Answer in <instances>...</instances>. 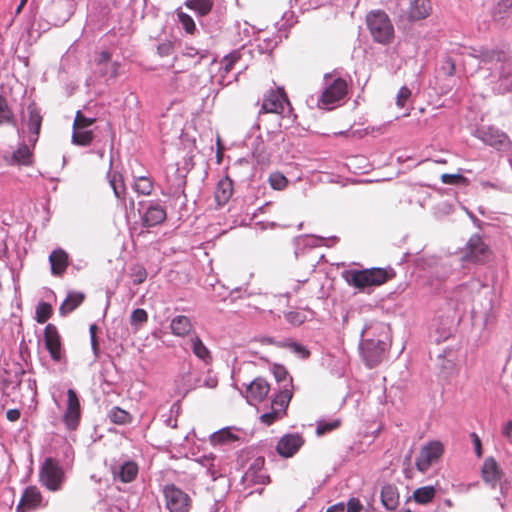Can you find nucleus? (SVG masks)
<instances>
[{
  "label": "nucleus",
  "mask_w": 512,
  "mask_h": 512,
  "mask_svg": "<svg viewBox=\"0 0 512 512\" xmlns=\"http://www.w3.org/2000/svg\"><path fill=\"white\" fill-rule=\"evenodd\" d=\"M395 277L393 269L369 268L363 270H349L344 273V278L350 286L359 290L368 287L381 286Z\"/></svg>",
  "instance_id": "obj_1"
},
{
  "label": "nucleus",
  "mask_w": 512,
  "mask_h": 512,
  "mask_svg": "<svg viewBox=\"0 0 512 512\" xmlns=\"http://www.w3.org/2000/svg\"><path fill=\"white\" fill-rule=\"evenodd\" d=\"M366 25L373 40L388 45L394 40V26L389 16L382 10L370 11L366 15Z\"/></svg>",
  "instance_id": "obj_2"
},
{
  "label": "nucleus",
  "mask_w": 512,
  "mask_h": 512,
  "mask_svg": "<svg viewBox=\"0 0 512 512\" xmlns=\"http://www.w3.org/2000/svg\"><path fill=\"white\" fill-rule=\"evenodd\" d=\"M293 397V380H290L274 395L271 410L259 417L260 423L270 426L287 415L289 403Z\"/></svg>",
  "instance_id": "obj_3"
},
{
  "label": "nucleus",
  "mask_w": 512,
  "mask_h": 512,
  "mask_svg": "<svg viewBox=\"0 0 512 512\" xmlns=\"http://www.w3.org/2000/svg\"><path fill=\"white\" fill-rule=\"evenodd\" d=\"M65 480V472L60 462L48 457L42 463L39 470V482L49 491L56 492L61 489Z\"/></svg>",
  "instance_id": "obj_4"
},
{
  "label": "nucleus",
  "mask_w": 512,
  "mask_h": 512,
  "mask_svg": "<svg viewBox=\"0 0 512 512\" xmlns=\"http://www.w3.org/2000/svg\"><path fill=\"white\" fill-rule=\"evenodd\" d=\"M489 246L478 234L472 235L462 251L461 260L475 264H484L491 258Z\"/></svg>",
  "instance_id": "obj_5"
},
{
  "label": "nucleus",
  "mask_w": 512,
  "mask_h": 512,
  "mask_svg": "<svg viewBox=\"0 0 512 512\" xmlns=\"http://www.w3.org/2000/svg\"><path fill=\"white\" fill-rule=\"evenodd\" d=\"M22 121L27 128L28 142L32 146H35L39 139L43 122L41 108L35 102L29 103L26 108V113L22 115Z\"/></svg>",
  "instance_id": "obj_6"
},
{
  "label": "nucleus",
  "mask_w": 512,
  "mask_h": 512,
  "mask_svg": "<svg viewBox=\"0 0 512 512\" xmlns=\"http://www.w3.org/2000/svg\"><path fill=\"white\" fill-rule=\"evenodd\" d=\"M82 409L77 392L70 388L67 390V402L62 421L70 431L76 430L80 424Z\"/></svg>",
  "instance_id": "obj_7"
},
{
  "label": "nucleus",
  "mask_w": 512,
  "mask_h": 512,
  "mask_svg": "<svg viewBox=\"0 0 512 512\" xmlns=\"http://www.w3.org/2000/svg\"><path fill=\"white\" fill-rule=\"evenodd\" d=\"M165 504L170 512H188L191 505L190 497L175 485H166L163 489Z\"/></svg>",
  "instance_id": "obj_8"
},
{
  "label": "nucleus",
  "mask_w": 512,
  "mask_h": 512,
  "mask_svg": "<svg viewBox=\"0 0 512 512\" xmlns=\"http://www.w3.org/2000/svg\"><path fill=\"white\" fill-rule=\"evenodd\" d=\"M347 94V82L342 78L334 79L322 92L319 106L331 109L333 105L341 101Z\"/></svg>",
  "instance_id": "obj_9"
},
{
  "label": "nucleus",
  "mask_w": 512,
  "mask_h": 512,
  "mask_svg": "<svg viewBox=\"0 0 512 512\" xmlns=\"http://www.w3.org/2000/svg\"><path fill=\"white\" fill-rule=\"evenodd\" d=\"M285 104L291 105L284 88L271 89L264 95L260 113L282 114Z\"/></svg>",
  "instance_id": "obj_10"
},
{
  "label": "nucleus",
  "mask_w": 512,
  "mask_h": 512,
  "mask_svg": "<svg viewBox=\"0 0 512 512\" xmlns=\"http://www.w3.org/2000/svg\"><path fill=\"white\" fill-rule=\"evenodd\" d=\"M444 453V446L439 441H431L422 449L416 459V467L420 472H426L431 465L438 461Z\"/></svg>",
  "instance_id": "obj_11"
},
{
  "label": "nucleus",
  "mask_w": 512,
  "mask_h": 512,
  "mask_svg": "<svg viewBox=\"0 0 512 512\" xmlns=\"http://www.w3.org/2000/svg\"><path fill=\"white\" fill-rule=\"evenodd\" d=\"M44 344L53 361H62L64 358V352L62 348L61 336L54 324L46 325L44 329Z\"/></svg>",
  "instance_id": "obj_12"
},
{
  "label": "nucleus",
  "mask_w": 512,
  "mask_h": 512,
  "mask_svg": "<svg viewBox=\"0 0 512 512\" xmlns=\"http://www.w3.org/2000/svg\"><path fill=\"white\" fill-rule=\"evenodd\" d=\"M270 391L268 381L263 377H257L246 387L245 398L251 405H256L265 400Z\"/></svg>",
  "instance_id": "obj_13"
},
{
  "label": "nucleus",
  "mask_w": 512,
  "mask_h": 512,
  "mask_svg": "<svg viewBox=\"0 0 512 512\" xmlns=\"http://www.w3.org/2000/svg\"><path fill=\"white\" fill-rule=\"evenodd\" d=\"M304 442V438L298 433L285 434L279 439L276 451L280 456L290 458L298 452Z\"/></svg>",
  "instance_id": "obj_14"
},
{
  "label": "nucleus",
  "mask_w": 512,
  "mask_h": 512,
  "mask_svg": "<svg viewBox=\"0 0 512 512\" xmlns=\"http://www.w3.org/2000/svg\"><path fill=\"white\" fill-rule=\"evenodd\" d=\"M43 496L36 486H28L16 506V512H30L42 507Z\"/></svg>",
  "instance_id": "obj_15"
},
{
  "label": "nucleus",
  "mask_w": 512,
  "mask_h": 512,
  "mask_svg": "<svg viewBox=\"0 0 512 512\" xmlns=\"http://www.w3.org/2000/svg\"><path fill=\"white\" fill-rule=\"evenodd\" d=\"M139 472L138 464L134 461L128 460L121 464H114L111 466V473L114 480L122 483L133 482Z\"/></svg>",
  "instance_id": "obj_16"
},
{
  "label": "nucleus",
  "mask_w": 512,
  "mask_h": 512,
  "mask_svg": "<svg viewBox=\"0 0 512 512\" xmlns=\"http://www.w3.org/2000/svg\"><path fill=\"white\" fill-rule=\"evenodd\" d=\"M385 344L381 341L367 340L364 342L362 351L364 359L370 368L378 365L384 355Z\"/></svg>",
  "instance_id": "obj_17"
},
{
  "label": "nucleus",
  "mask_w": 512,
  "mask_h": 512,
  "mask_svg": "<svg viewBox=\"0 0 512 512\" xmlns=\"http://www.w3.org/2000/svg\"><path fill=\"white\" fill-rule=\"evenodd\" d=\"M481 61L485 64L500 63L501 74L505 76V66H509L511 63V57L505 49H486L481 51Z\"/></svg>",
  "instance_id": "obj_18"
},
{
  "label": "nucleus",
  "mask_w": 512,
  "mask_h": 512,
  "mask_svg": "<svg viewBox=\"0 0 512 512\" xmlns=\"http://www.w3.org/2000/svg\"><path fill=\"white\" fill-rule=\"evenodd\" d=\"M49 262L51 273L54 276H62L69 266V256L65 250L58 248L51 252Z\"/></svg>",
  "instance_id": "obj_19"
},
{
  "label": "nucleus",
  "mask_w": 512,
  "mask_h": 512,
  "mask_svg": "<svg viewBox=\"0 0 512 512\" xmlns=\"http://www.w3.org/2000/svg\"><path fill=\"white\" fill-rule=\"evenodd\" d=\"M432 12L430 0H414L408 10V18L411 21H419L427 18Z\"/></svg>",
  "instance_id": "obj_20"
},
{
  "label": "nucleus",
  "mask_w": 512,
  "mask_h": 512,
  "mask_svg": "<svg viewBox=\"0 0 512 512\" xmlns=\"http://www.w3.org/2000/svg\"><path fill=\"white\" fill-rule=\"evenodd\" d=\"M503 476V472L493 457L485 459L482 466V477L487 483L495 484Z\"/></svg>",
  "instance_id": "obj_21"
},
{
  "label": "nucleus",
  "mask_w": 512,
  "mask_h": 512,
  "mask_svg": "<svg viewBox=\"0 0 512 512\" xmlns=\"http://www.w3.org/2000/svg\"><path fill=\"white\" fill-rule=\"evenodd\" d=\"M166 219V211L160 205H151L142 216L144 227H154L161 224Z\"/></svg>",
  "instance_id": "obj_22"
},
{
  "label": "nucleus",
  "mask_w": 512,
  "mask_h": 512,
  "mask_svg": "<svg viewBox=\"0 0 512 512\" xmlns=\"http://www.w3.org/2000/svg\"><path fill=\"white\" fill-rule=\"evenodd\" d=\"M233 181L229 177L221 179L215 189V201L219 206L225 205L233 195Z\"/></svg>",
  "instance_id": "obj_23"
},
{
  "label": "nucleus",
  "mask_w": 512,
  "mask_h": 512,
  "mask_svg": "<svg viewBox=\"0 0 512 512\" xmlns=\"http://www.w3.org/2000/svg\"><path fill=\"white\" fill-rule=\"evenodd\" d=\"M170 329L173 335L186 337L193 331V324L189 317L178 315L171 320Z\"/></svg>",
  "instance_id": "obj_24"
},
{
  "label": "nucleus",
  "mask_w": 512,
  "mask_h": 512,
  "mask_svg": "<svg viewBox=\"0 0 512 512\" xmlns=\"http://www.w3.org/2000/svg\"><path fill=\"white\" fill-rule=\"evenodd\" d=\"M381 503L387 510H395L399 504V492L395 485L387 484L381 490Z\"/></svg>",
  "instance_id": "obj_25"
},
{
  "label": "nucleus",
  "mask_w": 512,
  "mask_h": 512,
  "mask_svg": "<svg viewBox=\"0 0 512 512\" xmlns=\"http://www.w3.org/2000/svg\"><path fill=\"white\" fill-rule=\"evenodd\" d=\"M190 345L193 354L203 361L205 364H211L213 357L210 352V350L207 348V346L203 343V341L200 339V337L194 333L190 339Z\"/></svg>",
  "instance_id": "obj_26"
},
{
  "label": "nucleus",
  "mask_w": 512,
  "mask_h": 512,
  "mask_svg": "<svg viewBox=\"0 0 512 512\" xmlns=\"http://www.w3.org/2000/svg\"><path fill=\"white\" fill-rule=\"evenodd\" d=\"M85 300V294L82 292H69L64 302L59 307V313L62 316L74 311Z\"/></svg>",
  "instance_id": "obj_27"
},
{
  "label": "nucleus",
  "mask_w": 512,
  "mask_h": 512,
  "mask_svg": "<svg viewBox=\"0 0 512 512\" xmlns=\"http://www.w3.org/2000/svg\"><path fill=\"white\" fill-rule=\"evenodd\" d=\"M10 164L30 165L32 163V151L27 144L22 143L13 152Z\"/></svg>",
  "instance_id": "obj_28"
},
{
  "label": "nucleus",
  "mask_w": 512,
  "mask_h": 512,
  "mask_svg": "<svg viewBox=\"0 0 512 512\" xmlns=\"http://www.w3.org/2000/svg\"><path fill=\"white\" fill-rule=\"evenodd\" d=\"M436 496V489L433 486H423L414 490L412 499L420 505H427Z\"/></svg>",
  "instance_id": "obj_29"
},
{
  "label": "nucleus",
  "mask_w": 512,
  "mask_h": 512,
  "mask_svg": "<svg viewBox=\"0 0 512 512\" xmlns=\"http://www.w3.org/2000/svg\"><path fill=\"white\" fill-rule=\"evenodd\" d=\"M185 5L190 10L195 11L199 16H206L211 12L214 6V0H187Z\"/></svg>",
  "instance_id": "obj_30"
},
{
  "label": "nucleus",
  "mask_w": 512,
  "mask_h": 512,
  "mask_svg": "<svg viewBox=\"0 0 512 512\" xmlns=\"http://www.w3.org/2000/svg\"><path fill=\"white\" fill-rule=\"evenodd\" d=\"M94 140V133L88 128H73L72 142L78 146H89Z\"/></svg>",
  "instance_id": "obj_31"
},
{
  "label": "nucleus",
  "mask_w": 512,
  "mask_h": 512,
  "mask_svg": "<svg viewBox=\"0 0 512 512\" xmlns=\"http://www.w3.org/2000/svg\"><path fill=\"white\" fill-rule=\"evenodd\" d=\"M133 189L139 195L148 196L154 189L153 181L147 176L136 177Z\"/></svg>",
  "instance_id": "obj_32"
},
{
  "label": "nucleus",
  "mask_w": 512,
  "mask_h": 512,
  "mask_svg": "<svg viewBox=\"0 0 512 512\" xmlns=\"http://www.w3.org/2000/svg\"><path fill=\"white\" fill-rule=\"evenodd\" d=\"M109 418L111 422L118 425L128 424L132 420V416L130 415V413L119 407H114L110 410Z\"/></svg>",
  "instance_id": "obj_33"
},
{
  "label": "nucleus",
  "mask_w": 512,
  "mask_h": 512,
  "mask_svg": "<svg viewBox=\"0 0 512 512\" xmlns=\"http://www.w3.org/2000/svg\"><path fill=\"white\" fill-rule=\"evenodd\" d=\"M109 182H110V186L112 187V189L114 191L115 196L118 199H122L124 197L126 187H125V184H124L121 174L116 173V172L112 173L110 175Z\"/></svg>",
  "instance_id": "obj_34"
},
{
  "label": "nucleus",
  "mask_w": 512,
  "mask_h": 512,
  "mask_svg": "<svg viewBox=\"0 0 512 512\" xmlns=\"http://www.w3.org/2000/svg\"><path fill=\"white\" fill-rule=\"evenodd\" d=\"M237 436L234 435L229 429H222L211 435V443L213 445H220L237 440Z\"/></svg>",
  "instance_id": "obj_35"
},
{
  "label": "nucleus",
  "mask_w": 512,
  "mask_h": 512,
  "mask_svg": "<svg viewBox=\"0 0 512 512\" xmlns=\"http://www.w3.org/2000/svg\"><path fill=\"white\" fill-rule=\"evenodd\" d=\"M14 115L8 105L6 98L0 95V125L13 124Z\"/></svg>",
  "instance_id": "obj_36"
},
{
  "label": "nucleus",
  "mask_w": 512,
  "mask_h": 512,
  "mask_svg": "<svg viewBox=\"0 0 512 512\" xmlns=\"http://www.w3.org/2000/svg\"><path fill=\"white\" fill-rule=\"evenodd\" d=\"M53 309L52 306L47 302H40L36 307V316L35 320L43 324L48 321V319L52 316Z\"/></svg>",
  "instance_id": "obj_37"
},
{
  "label": "nucleus",
  "mask_w": 512,
  "mask_h": 512,
  "mask_svg": "<svg viewBox=\"0 0 512 512\" xmlns=\"http://www.w3.org/2000/svg\"><path fill=\"white\" fill-rule=\"evenodd\" d=\"M241 59V53L239 50H234L222 59V70L225 75L230 73L234 68L235 64Z\"/></svg>",
  "instance_id": "obj_38"
},
{
  "label": "nucleus",
  "mask_w": 512,
  "mask_h": 512,
  "mask_svg": "<svg viewBox=\"0 0 512 512\" xmlns=\"http://www.w3.org/2000/svg\"><path fill=\"white\" fill-rule=\"evenodd\" d=\"M269 183L273 189L283 190L288 185V179L282 173L275 172L269 176Z\"/></svg>",
  "instance_id": "obj_39"
},
{
  "label": "nucleus",
  "mask_w": 512,
  "mask_h": 512,
  "mask_svg": "<svg viewBox=\"0 0 512 512\" xmlns=\"http://www.w3.org/2000/svg\"><path fill=\"white\" fill-rule=\"evenodd\" d=\"M96 122V118H88L81 111L75 114L73 128H88Z\"/></svg>",
  "instance_id": "obj_40"
},
{
  "label": "nucleus",
  "mask_w": 512,
  "mask_h": 512,
  "mask_svg": "<svg viewBox=\"0 0 512 512\" xmlns=\"http://www.w3.org/2000/svg\"><path fill=\"white\" fill-rule=\"evenodd\" d=\"M340 425H341V420H339V419H336L332 422L320 421L317 425L316 433L318 436H322L328 432H331V431L337 429L338 427H340Z\"/></svg>",
  "instance_id": "obj_41"
},
{
  "label": "nucleus",
  "mask_w": 512,
  "mask_h": 512,
  "mask_svg": "<svg viewBox=\"0 0 512 512\" xmlns=\"http://www.w3.org/2000/svg\"><path fill=\"white\" fill-rule=\"evenodd\" d=\"M178 19L179 22L182 24L184 30L189 33L193 34L196 30V25L192 17L184 12H178Z\"/></svg>",
  "instance_id": "obj_42"
},
{
  "label": "nucleus",
  "mask_w": 512,
  "mask_h": 512,
  "mask_svg": "<svg viewBox=\"0 0 512 512\" xmlns=\"http://www.w3.org/2000/svg\"><path fill=\"white\" fill-rule=\"evenodd\" d=\"M148 321V314L144 309H135L130 317V323L132 326H139Z\"/></svg>",
  "instance_id": "obj_43"
},
{
  "label": "nucleus",
  "mask_w": 512,
  "mask_h": 512,
  "mask_svg": "<svg viewBox=\"0 0 512 512\" xmlns=\"http://www.w3.org/2000/svg\"><path fill=\"white\" fill-rule=\"evenodd\" d=\"M441 181L447 185H457V184H465L467 182V178L461 174H447L444 173L441 175Z\"/></svg>",
  "instance_id": "obj_44"
},
{
  "label": "nucleus",
  "mask_w": 512,
  "mask_h": 512,
  "mask_svg": "<svg viewBox=\"0 0 512 512\" xmlns=\"http://www.w3.org/2000/svg\"><path fill=\"white\" fill-rule=\"evenodd\" d=\"M502 435L506 439L505 450L512 454V421L507 422L502 427Z\"/></svg>",
  "instance_id": "obj_45"
},
{
  "label": "nucleus",
  "mask_w": 512,
  "mask_h": 512,
  "mask_svg": "<svg viewBox=\"0 0 512 512\" xmlns=\"http://www.w3.org/2000/svg\"><path fill=\"white\" fill-rule=\"evenodd\" d=\"M410 97L411 90L406 86L401 87L397 93L396 105L400 108L404 107Z\"/></svg>",
  "instance_id": "obj_46"
},
{
  "label": "nucleus",
  "mask_w": 512,
  "mask_h": 512,
  "mask_svg": "<svg viewBox=\"0 0 512 512\" xmlns=\"http://www.w3.org/2000/svg\"><path fill=\"white\" fill-rule=\"evenodd\" d=\"M272 373L278 382L285 381L288 376L287 369L280 364H274L272 367Z\"/></svg>",
  "instance_id": "obj_47"
},
{
  "label": "nucleus",
  "mask_w": 512,
  "mask_h": 512,
  "mask_svg": "<svg viewBox=\"0 0 512 512\" xmlns=\"http://www.w3.org/2000/svg\"><path fill=\"white\" fill-rule=\"evenodd\" d=\"M362 509H363V505L361 504L359 499H357V498L349 499V501L347 503L346 512H360Z\"/></svg>",
  "instance_id": "obj_48"
},
{
  "label": "nucleus",
  "mask_w": 512,
  "mask_h": 512,
  "mask_svg": "<svg viewBox=\"0 0 512 512\" xmlns=\"http://www.w3.org/2000/svg\"><path fill=\"white\" fill-rule=\"evenodd\" d=\"M292 350L299 354L302 358H308L310 356V351L303 345L298 343H293L291 345Z\"/></svg>",
  "instance_id": "obj_49"
},
{
  "label": "nucleus",
  "mask_w": 512,
  "mask_h": 512,
  "mask_svg": "<svg viewBox=\"0 0 512 512\" xmlns=\"http://www.w3.org/2000/svg\"><path fill=\"white\" fill-rule=\"evenodd\" d=\"M147 278V271L143 267H139L134 273V282L136 284L143 283Z\"/></svg>",
  "instance_id": "obj_50"
},
{
  "label": "nucleus",
  "mask_w": 512,
  "mask_h": 512,
  "mask_svg": "<svg viewBox=\"0 0 512 512\" xmlns=\"http://www.w3.org/2000/svg\"><path fill=\"white\" fill-rule=\"evenodd\" d=\"M472 442L474 445L475 453L478 457L482 456V444L479 436L476 433L471 434Z\"/></svg>",
  "instance_id": "obj_51"
},
{
  "label": "nucleus",
  "mask_w": 512,
  "mask_h": 512,
  "mask_svg": "<svg viewBox=\"0 0 512 512\" xmlns=\"http://www.w3.org/2000/svg\"><path fill=\"white\" fill-rule=\"evenodd\" d=\"M97 329H98V327H97L96 324H92L89 327V332H90V337H91V344H92V347H93L94 350L98 349V341H97V336H96Z\"/></svg>",
  "instance_id": "obj_52"
},
{
  "label": "nucleus",
  "mask_w": 512,
  "mask_h": 512,
  "mask_svg": "<svg viewBox=\"0 0 512 512\" xmlns=\"http://www.w3.org/2000/svg\"><path fill=\"white\" fill-rule=\"evenodd\" d=\"M443 69L446 70V74L449 76L454 75L455 73V63L452 58L448 57L445 60V65L443 66Z\"/></svg>",
  "instance_id": "obj_53"
},
{
  "label": "nucleus",
  "mask_w": 512,
  "mask_h": 512,
  "mask_svg": "<svg viewBox=\"0 0 512 512\" xmlns=\"http://www.w3.org/2000/svg\"><path fill=\"white\" fill-rule=\"evenodd\" d=\"M20 416H21V412L20 410L18 409H9L7 412H6V418L10 421V422H15L17 420L20 419Z\"/></svg>",
  "instance_id": "obj_54"
},
{
  "label": "nucleus",
  "mask_w": 512,
  "mask_h": 512,
  "mask_svg": "<svg viewBox=\"0 0 512 512\" xmlns=\"http://www.w3.org/2000/svg\"><path fill=\"white\" fill-rule=\"evenodd\" d=\"M111 59V53L108 51H102L99 53V55L96 58V63L98 65H102L104 63H107Z\"/></svg>",
  "instance_id": "obj_55"
},
{
  "label": "nucleus",
  "mask_w": 512,
  "mask_h": 512,
  "mask_svg": "<svg viewBox=\"0 0 512 512\" xmlns=\"http://www.w3.org/2000/svg\"><path fill=\"white\" fill-rule=\"evenodd\" d=\"M512 8V0H502L498 3V12L504 13L507 9Z\"/></svg>",
  "instance_id": "obj_56"
},
{
  "label": "nucleus",
  "mask_w": 512,
  "mask_h": 512,
  "mask_svg": "<svg viewBox=\"0 0 512 512\" xmlns=\"http://www.w3.org/2000/svg\"><path fill=\"white\" fill-rule=\"evenodd\" d=\"M287 319L291 323H297V324H300L303 321L302 319H300V315L298 313H292V312L287 315Z\"/></svg>",
  "instance_id": "obj_57"
},
{
  "label": "nucleus",
  "mask_w": 512,
  "mask_h": 512,
  "mask_svg": "<svg viewBox=\"0 0 512 512\" xmlns=\"http://www.w3.org/2000/svg\"><path fill=\"white\" fill-rule=\"evenodd\" d=\"M345 505L343 503L335 504L327 509V512H343Z\"/></svg>",
  "instance_id": "obj_58"
},
{
  "label": "nucleus",
  "mask_w": 512,
  "mask_h": 512,
  "mask_svg": "<svg viewBox=\"0 0 512 512\" xmlns=\"http://www.w3.org/2000/svg\"><path fill=\"white\" fill-rule=\"evenodd\" d=\"M120 64L118 62H113L111 64V71L110 76L115 78L118 76V70H119Z\"/></svg>",
  "instance_id": "obj_59"
},
{
  "label": "nucleus",
  "mask_w": 512,
  "mask_h": 512,
  "mask_svg": "<svg viewBox=\"0 0 512 512\" xmlns=\"http://www.w3.org/2000/svg\"><path fill=\"white\" fill-rule=\"evenodd\" d=\"M27 2H28V0H20V3L15 10L16 15H19L22 12V10L25 7V5L27 4Z\"/></svg>",
  "instance_id": "obj_60"
},
{
  "label": "nucleus",
  "mask_w": 512,
  "mask_h": 512,
  "mask_svg": "<svg viewBox=\"0 0 512 512\" xmlns=\"http://www.w3.org/2000/svg\"><path fill=\"white\" fill-rule=\"evenodd\" d=\"M170 46L169 45H161L158 47V50L160 51L161 55H167L169 52Z\"/></svg>",
  "instance_id": "obj_61"
},
{
  "label": "nucleus",
  "mask_w": 512,
  "mask_h": 512,
  "mask_svg": "<svg viewBox=\"0 0 512 512\" xmlns=\"http://www.w3.org/2000/svg\"><path fill=\"white\" fill-rule=\"evenodd\" d=\"M262 344H273V340L271 338H263L261 340Z\"/></svg>",
  "instance_id": "obj_62"
},
{
  "label": "nucleus",
  "mask_w": 512,
  "mask_h": 512,
  "mask_svg": "<svg viewBox=\"0 0 512 512\" xmlns=\"http://www.w3.org/2000/svg\"><path fill=\"white\" fill-rule=\"evenodd\" d=\"M218 162H221V154L218 153Z\"/></svg>",
  "instance_id": "obj_63"
},
{
  "label": "nucleus",
  "mask_w": 512,
  "mask_h": 512,
  "mask_svg": "<svg viewBox=\"0 0 512 512\" xmlns=\"http://www.w3.org/2000/svg\"><path fill=\"white\" fill-rule=\"evenodd\" d=\"M446 503H447V505H449V506H451V505H452V503H451V501H450V500H446Z\"/></svg>",
  "instance_id": "obj_64"
}]
</instances>
